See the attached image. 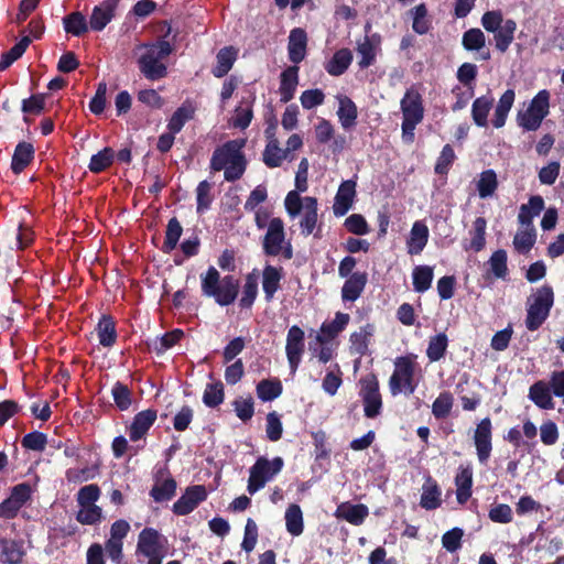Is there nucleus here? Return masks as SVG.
Instances as JSON below:
<instances>
[{
	"label": "nucleus",
	"mask_w": 564,
	"mask_h": 564,
	"mask_svg": "<svg viewBox=\"0 0 564 564\" xmlns=\"http://www.w3.org/2000/svg\"><path fill=\"white\" fill-rule=\"evenodd\" d=\"M245 145V139H236L217 148L210 160L212 170H224L225 180L228 182L240 178L246 170V159L242 153Z\"/></svg>",
	"instance_id": "nucleus-1"
},
{
	"label": "nucleus",
	"mask_w": 564,
	"mask_h": 564,
	"mask_svg": "<svg viewBox=\"0 0 564 564\" xmlns=\"http://www.w3.org/2000/svg\"><path fill=\"white\" fill-rule=\"evenodd\" d=\"M141 53L138 57L140 72L150 80H158L166 76L167 68L163 59L167 57L173 47L167 41H158L154 44L139 47Z\"/></svg>",
	"instance_id": "nucleus-2"
},
{
	"label": "nucleus",
	"mask_w": 564,
	"mask_h": 564,
	"mask_svg": "<svg viewBox=\"0 0 564 564\" xmlns=\"http://www.w3.org/2000/svg\"><path fill=\"white\" fill-rule=\"evenodd\" d=\"M200 279L204 295L214 297L221 306L235 302L238 294V282L232 276L228 275L220 279L216 268L210 267L205 274L200 275Z\"/></svg>",
	"instance_id": "nucleus-3"
},
{
	"label": "nucleus",
	"mask_w": 564,
	"mask_h": 564,
	"mask_svg": "<svg viewBox=\"0 0 564 564\" xmlns=\"http://www.w3.org/2000/svg\"><path fill=\"white\" fill-rule=\"evenodd\" d=\"M415 359L416 356L413 355L395 359L394 371L389 379V389L392 395H398L401 392L412 394L416 390L417 382L414 377L420 368Z\"/></svg>",
	"instance_id": "nucleus-4"
},
{
	"label": "nucleus",
	"mask_w": 564,
	"mask_h": 564,
	"mask_svg": "<svg viewBox=\"0 0 564 564\" xmlns=\"http://www.w3.org/2000/svg\"><path fill=\"white\" fill-rule=\"evenodd\" d=\"M554 303V292L550 285L538 288L527 301L525 326L536 330L547 318Z\"/></svg>",
	"instance_id": "nucleus-5"
},
{
	"label": "nucleus",
	"mask_w": 564,
	"mask_h": 564,
	"mask_svg": "<svg viewBox=\"0 0 564 564\" xmlns=\"http://www.w3.org/2000/svg\"><path fill=\"white\" fill-rule=\"evenodd\" d=\"M403 113L402 138L406 143L414 140L415 127L423 120L424 109L422 98L417 91L408 90L401 100Z\"/></svg>",
	"instance_id": "nucleus-6"
},
{
	"label": "nucleus",
	"mask_w": 564,
	"mask_h": 564,
	"mask_svg": "<svg viewBox=\"0 0 564 564\" xmlns=\"http://www.w3.org/2000/svg\"><path fill=\"white\" fill-rule=\"evenodd\" d=\"M262 247L264 253L268 256H282L288 260L293 257L291 242L285 240L284 224L282 219L272 218L269 221Z\"/></svg>",
	"instance_id": "nucleus-7"
},
{
	"label": "nucleus",
	"mask_w": 564,
	"mask_h": 564,
	"mask_svg": "<svg viewBox=\"0 0 564 564\" xmlns=\"http://www.w3.org/2000/svg\"><path fill=\"white\" fill-rule=\"evenodd\" d=\"M284 462L281 457H275L272 460L260 457L254 465L250 468V476L248 480V491L253 495L262 489L265 484L273 479L283 468Z\"/></svg>",
	"instance_id": "nucleus-8"
},
{
	"label": "nucleus",
	"mask_w": 564,
	"mask_h": 564,
	"mask_svg": "<svg viewBox=\"0 0 564 564\" xmlns=\"http://www.w3.org/2000/svg\"><path fill=\"white\" fill-rule=\"evenodd\" d=\"M549 100L550 94L547 90L539 91L528 110L519 115V124L527 130H536L549 113Z\"/></svg>",
	"instance_id": "nucleus-9"
},
{
	"label": "nucleus",
	"mask_w": 564,
	"mask_h": 564,
	"mask_svg": "<svg viewBox=\"0 0 564 564\" xmlns=\"http://www.w3.org/2000/svg\"><path fill=\"white\" fill-rule=\"evenodd\" d=\"M360 397L364 402V411L367 417H376L382 408L379 382L373 375L360 379Z\"/></svg>",
	"instance_id": "nucleus-10"
},
{
	"label": "nucleus",
	"mask_w": 564,
	"mask_h": 564,
	"mask_svg": "<svg viewBox=\"0 0 564 564\" xmlns=\"http://www.w3.org/2000/svg\"><path fill=\"white\" fill-rule=\"evenodd\" d=\"M304 332L296 325L290 327L286 335L285 352L291 372L294 373L304 354Z\"/></svg>",
	"instance_id": "nucleus-11"
},
{
	"label": "nucleus",
	"mask_w": 564,
	"mask_h": 564,
	"mask_svg": "<svg viewBox=\"0 0 564 564\" xmlns=\"http://www.w3.org/2000/svg\"><path fill=\"white\" fill-rule=\"evenodd\" d=\"M492 425L489 417L482 419L474 432V444L478 460L486 464L492 451Z\"/></svg>",
	"instance_id": "nucleus-12"
},
{
	"label": "nucleus",
	"mask_w": 564,
	"mask_h": 564,
	"mask_svg": "<svg viewBox=\"0 0 564 564\" xmlns=\"http://www.w3.org/2000/svg\"><path fill=\"white\" fill-rule=\"evenodd\" d=\"M32 489L28 484H19L13 487L11 495L0 505V517L14 518L23 505L31 498Z\"/></svg>",
	"instance_id": "nucleus-13"
},
{
	"label": "nucleus",
	"mask_w": 564,
	"mask_h": 564,
	"mask_svg": "<svg viewBox=\"0 0 564 564\" xmlns=\"http://www.w3.org/2000/svg\"><path fill=\"white\" fill-rule=\"evenodd\" d=\"M166 540L152 528H145L139 534L137 551L144 556L164 553Z\"/></svg>",
	"instance_id": "nucleus-14"
},
{
	"label": "nucleus",
	"mask_w": 564,
	"mask_h": 564,
	"mask_svg": "<svg viewBox=\"0 0 564 564\" xmlns=\"http://www.w3.org/2000/svg\"><path fill=\"white\" fill-rule=\"evenodd\" d=\"M207 498V491L204 486L197 485L186 489L180 499L173 505L175 514L185 516L191 513L199 502Z\"/></svg>",
	"instance_id": "nucleus-15"
},
{
	"label": "nucleus",
	"mask_w": 564,
	"mask_h": 564,
	"mask_svg": "<svg viewBox=\"0 0 564 564\" xmlns=\"http://www.w3.org/2000/svg\"><path fill=\"white\" fill-rule=\"evenodd\" d=\"M349 321L350 316L348 314L338 312L332 322H325L322 324L321 329L316 335V341L321 345H325L333 340L345 329Z\"/></svg>",
	"instance_id": "nucleus-16"
},
{
	"label": "nucleus",
	"mask_w": 564,
	"mask_h": 564,
	"mask_svg": "<svg viewBox=\"0 0 564 564\" xmlns=\"http://www.w3.org/2000/svg\"><path fill=\"white\" fill-rule=\"evenodd\" d=\"M355 195L356 183L354 181H345L340 184L333 205L335 216L341 217L351 208Z\"/></svg>",
	"instance_id": "nucleus-17"
},
{
	"label": "nucleus",
	"mask_w": 564,
	"mask_h": 564,
	"mask_svg": "<svg viewBox=\"0 0 564 564\" xmlns=\"http://www.w3.org/2000/svg\"><path fill=\"white\" fill-rule=\"evenodd\" d=\"M265 133L269 141L263 152V162L269 167H278L289 159L288 151L280 148L279 141L274 137V127L267 129Z\"/></svg>",
	"instance_id": "nucleus-18"
},
{
	"label": "nucleus",
	"mask_w": 564,
	"mask_h": 564,
	"mask_svg": "<svg viewBox=\"0 0 564 564\" xmlns=\"http://www.w3.org/2000/svg\"><path fill=\"white\" fill-rule=\"evenodd\" d=\"M117 0H106L94 8L89 20V26L94 31H101L112 20L117 8Z\"/></svg>",
	"instance_id": "nucleus-19"
},
{
	"label": "nucleus",
	"mask_w": 564,
	"mask_h": 564,
	"mask_svg": "<svg viewBox=\"0 0 564 564\" xmlns=\"http://www.w3.org/2000/svg\"><path fill=\"white\" fill-rule=\"evenodd\" d=\"M307 36L304 30L293 29L289 35L288 52L292 63L297 64L305 58Z\"/></svg>",
	"instance_id": "nucleus-20"
},
{
	"label": "nucleus",
	"mask_w": 564,
	"mask_h": 564,
	"mask_svg": "<svg viewBox=\"0 0 564 564\" xmlns=\"http://www.w3.org/2000/svg\"><path fill=\"white\" fill-rule=\"evenodd\" d=\"M369 514L368 507L365 505H352L349 502L340 503L335 512L336 518L344 519L347 522L359 525Z\"/></svg>",
	"instance_id": "nucleus-21"
},
{
	"label": "nucleus",
	"mask_w": 564,
	"mask_h": 564,
	"mask_svg": "<svg viewBox=\"0 0 564 564\" xmlns=\"http://www.w3.org/2000/svg\"><path fill=\"white\" fill-rule=\"evenodd\" d=\"M299 84V67L290 66L281 74V83L279 87L281 102H289L295 94Z\"/></svg>",
	"instance_id": "nucleus-22"
},
{
	"label": "nucleus",
	"mask_w": 564,
	"mask_h": 564,
	"mask_svg": "<svg viewBox=\"0 0 564 564\" xmlns=\"http://www.w3.org/2000/svg\"><path fill=\"white\" fill-rule=\"evenodd\" d=\"M528 397L540 409H554L555 404L551 394L550 387L543 380H539L530 387Z\"/></svg>",
	"instance_id": "nucleus-23"
},
{
	"label": "nucleus",
	"mask_w": 564,
	"mask_h": 564,
	"mask_svg": "<svg viewBox=\"0 0 564 564\" xmlns=\"http://www.w3.org/2000/svg\"><path fill=\"white\" fill-rule=\"evenodd\" d=\"M429 240V228L422 221H415L411 228L409 239L406 241L408 252L410 254H419L423 251Z\"/></svg>",
	"instance_id": "nucleus-24"
},
{
	"label": "nucleus",
	"mask_w": 564,
	"mask_h": 564,
	"mask_svg": "<svg viewBox=\"0 0 564 564\" xmlns=\"http://www.w3.org/2000/svg\"><path fill=\"white\" fill-rule=\"evenodd\" d=\"M156 419V412L153 410H145L138 413L130 426V438L131 441L141 440L149 429L152 426Z\"/></svg>",
	"instance_id": "nucleus-25"
},
{
	"label": "nucleus",
	"mask_w": 564,
	"mask_h": 564,
	"mask_svg": "<svg viewBox=\"0 0 564 564\" xmlns=\"http://www.w3.org/2000/svg\"><path fill=\"white\" fill-rule=\"evenodd\" d=\"M456 498L460 505H464L471 496L473 469L469 466L459 467L455 477Z\"/></svg>",
	"instance_id": "nucleus-26"
},
{
	"label": "nucleus",
	"mask_w": 564,
	"mask_h": 564,
	"mask_svg": "<svg viewBox=\"0 0 564 564\" xmlns=\"http://www.w3.org/2000/svg\"><path fill=\"white\" fill-rule=\"evenodd\" d=\"M283 272L281 268L273 265H265L262 273V289L265 294V299L271 301L275 292L280 289V282L282 280Z\"/></svg>",
	"instance_id": "nucleus-27"
},
{
	"label": "nucleus",
	"mask_w": 564,
	"mask_h": 564,
	"mask_svg": "<svg viewBox=\"0 0 564 564\" xmlns=\"http://www.w3.org/2000/svg\"><path fill=\"white\" fill-rule=\"evenodd\" d=\"M373 333L375 327L371 324H367L354 332L349 338L351 351L360 356L365 355Z\"/></svg>",
	"instance_id": "nucleus-28"
},
{
	"label": "nucleus",
	"mask_w": 564,
	"mask_h": 564,
	"mask_svg": "<svg viewBox=\"0 0 564 564\" xmlns=\"http://www.w3.org/2000/svg\"><path fill=\"white\" fill-rule=\"evenodd\" d=\"M367 276L365 273H352L345 282L341 289V297L344 301H356L365 289Z\"/></svg>",
	"instance_id": "nucleus-29"
},
{
	"label": "nucleus",
	"mask_w": 564,
	"mask_h": 564,
	"mask_svg": "<svg viewBox=\"0 0 564 564\" xmlns=\"http://www.w3.org/2000/svg\"><path fill=\"white\" fill-rule=\"evenodd\" d=\"M544 209V200L541 196H532L528 204L520 207L518 220L521 226H533V218Z\"/></svg>",
	"instance_id": "nucleus-30"
},
{
	"label": "nucleus",
	"mask_w": 564,
	"mask_h": 564,
	"mask_svg": "<svg viewBox=\"0 0 564 564\" xmlns=\"http://www.w3.org/2000/svg\"><path fill=\"white\" fill-rule=\"evenodd\" d=\"M34 148L31 143L20 142L14 150L11 169L15 174L21 173L33 160Z\"/></svg>",
	"instance_id": "nucleus-31"
},
{
	"label": "nucleus",
	"mask_w": 564,
	"mask_h": 564,
	"mask_svg": "<svg viewBox=\"0 0 564 564\" xmlns=\"http://www.w3.org/2000/svg\"><path fill=\"white\" fill-rule=\"evenodd\" d=\"M516 93L513 89L506 90L500 97L492 119L495 128H502L506 123L509 111L514 102Z\"/></svg>",
	"instance_id": "nucleus-32"
},
{
	"label": "nucleus",
	"mask_w": 564,
	"mask_h": 564,
	"mask_svg": "<svg viewBox=\"0 0 564 564\" xmlns=\"http://www.w3.org/2000/svg\"><path fill=\"white\" fill-rule=\"evenodd\" d=\"M317 223V200L314 197H304V215L300 223L302 234L310 236Z\"/></svg>",
	"instance_id": "nucleus-33"
},
{
	"label": "nucleus",
	"mask_w": 564,
	"mask_h": 564,
	"mask_svg": "<svg viewBox=\"0 0 564 564\" xmlns=\"http://www.w3.org/2000/svg\"><path fill=\"white\" fill-rule=\"evenodd\" d=\"M338 110L337 116L343 128L349 129L356 123L357 119V107L355 102L347 96L338 97Z\"/></svg>",
	"instance_id": "nucleus-34"
},
{
	"label": "nucleus",
	"mask_w": 564,
	"mask_h": 564,
	"mask_svg": "<svg viewBox=\"0 0 564 564\" xmlns=\"http://www.w3.org/2000/svg\"><path fill=\"white\" fill-rule=\"evenodd\" d=\"M176 490V481L171 477H158L154 486L151 489V497L156 502H163L170 500Z\"/></svg>",
	"instance_id": "nucleus-35"
},
{
	"label": "nucleus",
	"mask_w": 564,
	"mask_h": 564,
	"mask_svg": "<svg viewBox=\"0 0 564 564\" xmlns=\"http://www.w3.org/2000/svg\"><path fill=\"white\" fill-rule=\"evenodd\" d=\"M24 551L22 544L13 541L0 540V558L8 564H19L22 561Z\"/></svg>",
	"instance_id": "nucleus-36"
},
{
	"label": "nucleus",
	"mask_w": 564,
	"mask_h": 564,
	"mask_svg": "<svg viewBox=\"0 0 564 564\" xmlns=\"http://www.w3.org/2000/svg\"><path fill=\"white\" fill-rule=\"evenodd\" d=\"M517 30L516 21L508 19L495 33L496 47L500 52H506L514 39V32Z\"/></svg>",
	"instance_id": "nucleus-37"
},
{
	"label": "nucleus",
	"mask_w": 564,
	"mask_h": 564,
	"mask_svg": "<svg viewBox=\"0 0 564 564\" xmlns=\"http://www.w3.org/2000/svg\"><path fill=\"white\" fill-rule=\"evenodd\" d=\"M352 61L351 52L347 48L337 51L333 58L326 64L325 68L328 74L339 76L346 72Z\"/></svg>",
	"instance_id": "nucleus-38"
},
{
	"label": "nucleus",
	"mask_w": 564,
	"mask_h": 564,
	"mask_svg": "<svg viewBox=\"0 0 564 564\" xmlns=\"http://www.w3.org/2000/svg\"><path fill=\"white\" fill-rule=\"evenodd\" d=\"M494 99L488 96H481L474 100L471 107V116L474 122L478 127H486L488 124V113L492 108Z\"/></svg>",
	"instance_id": "nucleus-39"
},
{
	"label": "nucleus",
	"mask_w": 564,
	"mask_h": 564,
	"mask_svg": "<svg viewBox=\"0 0 564 564\" xmlns=\"http://www.w3.org/2000/svg\"><path fill=\"white\" fill-rule=\"evenodd\" d=\"M476 187L480 198H487L495 194L498 188V178L494 170H486L479 174Z\"/></svg>",
	"instance_id": "nucleus-40"
},
{
	"label": "nucleus",
	"mask_w": 564,
	"mask_h": 564,
	"mask_svg": "<svg viewBox=\"0 0 564 564\" xmlns=\"http://www.w3.org/2000/svg\"><path fill=\"white\" fill-rule=\"evenodd\" d=\"M285 527L290 534L299 536L304 530L303 513L299 505L292 503L285 511Z\"/></svg>",
	"instance_id": "nucleus-41"
},
{
	"label": "nucleus",
	"mask_w": 564,
	"mask_h": 564,
	"mask_svg": "<svg viewBox=\"0 0 564 564\" xmlns=\"http://www.w3.org/2000/svg\"><path fill=\"white\" fill-rule=\"evenodd\" d=\"M420 506L426 510H434L441 506V490L433 481H426L422 487Z\"/></svg>",
	"instance_id": "nucleus-42"
},
{
	"label": "nucleus",
	"mask_w": 564,
	"mask_h": 564,
	"mask_svg": "<svg viewBox=\"0 0 564 564\" xmlns=\"http://www.w3.org/2000/svg\"><path fill=\"white\" fill-rule=\"evenodd\" d=\"M195 108L191 104H184L172 115L167 128L172 133H178L184 124L194 116Z\"/></svg>",
	"instance_id": "nucleus-43"
},
{
	"label": "nucleus",
	"mask_w": 564,
	"mask_h": 564,
	"mask_svg": "<svg viewBox=\"0 0 564 564\" xmlns=\"http://www.w3.org/2000/svg\"><path fill=\"white\" fill-rule=\"evenodd\" d=\"M434 272L430 265H417L413 269V288L415 292L423 293L431 288Z\"/></svg>",
	"instance_id": "nucleus-44"
},
{
	"label": "nucleus",
	"mask_w": 564,
	"mask_h": 564,
	"mask_svg": "<svg viewBox=\"0 0 564 564\" xmlns=\"http://www.w3.org/2000/svg\"><path fill=\"white\" fill-rule=\"evenodd\" d=\"M535 242V230L533 226H521L513 238L514 249L520 253H527Z\"/></svg>",
	"instance_id": "nucleus-45"
},
{
	"label": "nucleus",
	"mask_w": 564,
	"mask_h": 564,
	"mask_svg": "<svg viewBox=\"0 0 564 564\" xmlns=\"http://www.w3.org/2000/svg\"><path fill=\"white\" fill-rule=\"evenodd\" d=\"M237 52L232 47H224L217 54V65L213 69L214 76L220 78L232 67Z\"/></svg>",
	"instance_id": "nucleus-46"
},
{
	"label": "nucleus",
	"mask_w": 564,
	"mask_h": 564,
	"mask_svg": "<svg viewBox=\"0 0 564 564\" xmlns=\"http://www.w3.org/2000/svg\"><path fill=\"white\" fill-rule=\"evenodd\" d=\"M282 393V384L278 379L261 380L257 386L258 398L262 401H272Z\"/></svg>",
	"instance_id": "nucleus-47"
},
{
	"label": "nucleus",
	"mask_w": 564,
	"mask_h": 564,
	"mask_svg": "<svg viewBox=\"0 0 564 564\" xmlns=\"http://www.w3.org/2000/svg\"><path fill=\"white\" fill-rule=\"evenodd\" d=\"M96 330H97L99 343L102 346L109 347L115 344L117 335H116L115 323L112 322L111 318L104 316L99 321Z\"/></svg>",
	"instance_id": "nucleus-48"
},
{
	"label": "nucleus",
	"mask_w": 564,
	"mask_h": 564,
	"mask_svg": "<svg viewBox=\"0 0 564 564\" xmlns=\"http://www.w3.org/2000/svg\"><path fill=\"white\" fill-rule=\"evenodd\" d=\"M448 345L447 336L443 333L430 338L426 356L431 361H438L443 358Z\"/></svg>",
	"instance_id": "nucleus-49"
},
{
	"label": "nucleus",
	"mask_w": 564,
	"mask_h": 564,
	"mask_svg": "<svg viewBox=\"0 0 564 564\" xmlns=\"http://www.w3.org/2000/svg\"><path fill=\"white\" fill-rule=\"evenodd\" d=\"M64 29L67 33L80 36L88 30L86 18L80 12H73L64 18Z\"/></svg>",
	"instance_id": "nucleus-50"
},
{
	"label": "nucleus",
	"mask_w": 564,
	"mask_h": 564,
	"mask_svg": "<svg viewBox=\"0 0 564 564\" xmlns=\"http://www.w3.org/2000/svg\"><path fill=\"white\" fill-rule=\"evenodd\" d=\"M30 43L31 39L29 36H24L12 48L3 53L0 59V70H4L13 62L20 58L22 54L25 52L26 47L30 45Z\"/></svg>",
	"instance_id": "nucleus-51"
},
{
	"label": "nucleus",
	"mask_w": 564,
	"mask_h": 564,
	"mask_svg": "<svg viewBox=\"0 0 564 564\" xmlns=\"http://www.w3.org/2000/svg\"><path fill=\"white\" fill-rule=\"evenodd\" d=\"M113 158V150L105 148L91 156L88 167L93 173H100L111 165Z\"/></svg>",
	"instance_id": "nucleus-52"
},
{
	"label": "nucleus",
	"mask_w": 564,
	"mask_h": 564,
	"mask_svg": "<svg viewBox=\"0 0 564 564\" xmlns=\"http://www.w3.org/2000/svg\"><path fill=\"white\" fill-rule=\"evenodd\" d=\"M486 227H487V221L485 218H482V217L476 218V220L473 224V229L470 230L471 239H470L469 248L471 250L478 252L481 249H484L485 243H486V239H485Z\"/></svg>",
	"instance_id": "nucleus-53"
},
{
	"label": "nucleus",
	"mask_w": 564,
	"mask_h": 564,
	"mask_svg": "<svg viewBox=\"0 0 564 564\" xmlns=\"http://www.w3.org/2000/svg\"><path fill=\"white\" fill-rule=\"evenodd\" d=\"M98 475V466L96 464L83 468H69L66 471V479L69 482L82 484L94 479Z\"/></svg>",
	"instance_id": "nucleus-54"
},
{
	"label": "nucleus",
	"mask_w": 564,
	"mask_h": 564,
	"mask_svg": "<svg viewBox=\"0 0 564 564\" xmlns=\"http://www.w3.org/2000/svg\"><path fill=\"white\" fill-rule=\"evenodd\" d=\"M341 386V371L339 365L335 364L328 368L325 378L323 379V390L329 395L336 394Z\"/></svg>",
	"instance_id": "nucleus-55"
},
{
	"label": "nucleus",
	"mask_w": 564,
	"mask_h": 564,
	"mask_svg": "<svg viewBox=\"0 0 564 564\" xmlns=\"http://www.w3.org/2000/svg\"><path fill=\"white\" fill-rule=\"evenodd\" d=\"M182 231L183 228L176 218H172L169 220L166 227L165 241L163 245V249L165 252H171L176 247L182 235Z\"/></svg>",
	"instance_id": "nucleus-56"
},
{
	"label": "nucleus",
	"mask_w": 564,
	"mask_h": 564,
	"mask_svg": "<svg viewBox=\"0 0 564 564\" xmlns=\"http://www.w3.org/2000/svg\"><path fill=\"white\" fill-rule=\"evenodd\" d=\"M203 401L207 406L214 408L224 401V387L221 382L208 383L204 391Z\"/></svg>",
	"instance_id": "nucleus-57"
},
{
	"label": "nucleus",
	"mask_w": 564,
	"mask_h": 564,
	"mask_svg": "<svg viewBox=\"0 0 564 564\" xmlns=\"http://www.w3.org/2000/svg\"><path fill=\"white\" fill-rule=\"evenodd\" d=\"M357 54L360 57L358 65L361 68H367L375 62L376 50L368 37L358 43Z\"/></svg>",
	"instance_id": "nucleus-58"
},
{
	"label": "nucleus",
	"mask_w": 564,
	"mask_h": 564,
	"mask_svg": "<svg viewBox=\"0 0 564 564\" xmlns=\"http://www.w3.org/2000/svg\"><path fill=\"white\" fill-rule=\"evenodd\" d=\"M413 18V30L419 34H425L430 29V22L427 20V10L425 4H419L411 10Z\"/></svg>",
	"instance_id": "nucleus-59"
},
{
	"label": "nucleus",
	"mask_w": 564,
	"mask_h": 564,
	"mask_svg": "<svg viewBox=\"0 0 564 564\" xmlns=\"http://www.w3.org/2000/svg\"><path fill=\"white\" fill-rule=\"evenodd\" d=\"M453 406V395L449 392H442L433 402L432 412L435 417H446Z\"/></svg>",
	"instance_id": "nucleus-60"
},
{
	"label": "nucleus",
	"mask_w": 564,
	"mask_h": 564,
	"mask_svg": "<svg viewBox=\"0 0 564 564\" xmlns=\"http://www.w3.org/2000/svg\"><path fill=\"white\" fill-rule=\"evenodd\" d=\"M485 34L479 29H470L463 35V46L467 51H479L485 46Z\"/></svg>",
	"instance_id": "nucleus-61"
},
{
	"label": "nucleus",
	"mask_w": 564,
	"mask_h": 564,
	"mask_svg": "<svg viewBox=\"0 0 564 564\" xmlns=\"http://www.w3.org/2000/svg\"><path fill=\"white\" fill-rule=\"evenodd\" d=\"M490 270L496 278L503 279L507 275V252L505 250H497L492 253L488 261Z\"/></svg>",
	"instance_id": "nucleus-62"
},
{
	"label": "nucleus",
	"mask_w": 564,
	"mask_h": 564,
	"mask_svg": "<svg viewBox=\"0 0 564 564\" xmlns=\"http://www.w3.org/2000/svg\"><path fill=\"white\" fill-rule=\"evenodd\" d=\"M258 294V280L257 276L249 274L246 279L242 297L240 300V305L242 307H249L254 302Z\"/></svg>",
	"instance_id": "nucleus-63"
},
{
	"label": "nucleus",
	"mask_w": 564,
	"mask_h": 564,
	"mask_svg": "<svg viewBox=\"0 0 564 564\" xmlns=\"http://www.w3.org/2000/svg\"><path fill=\"white\" fill-rule=\"evenodd\" d=\"M197 196V212L203 213L208 209L212 202V184L207 181H202L196 188Z\"/></svg>",
	"instance_id": "nucleus-64"
}]
</instances>
